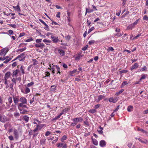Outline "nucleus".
Here are the masks:
<instances>
[{"instance_id":"f257e3e1","label":"nucleus","mask_w":148,"mask_h":148,"mask_svg":"<svg viewBox=\"0 0 148 148\" xmlns=\"http://www.w3.org/2000/svg\"><path fill=\"white\" fill-rule=\"evenodd\" d=\"M50 70L52 71L53 73H54L56 72L57 74H59V75H60L61 73L60 68L58 66L56 65H54L51 68L50 64Z\"/></svg>"},{"instance_id":"f03ea898","label":"nucleus","mask_w":148,"mask_h":148,"mask_svg":"<svg viewBox=\"0 0 148 148\" xmlns=\"http://www.w3.org/2000/svg\"><path fill=\"white\" fill-rule=\"evenodd\" d=\"M18 56V59L19 61H23L25 60V58L26 57V55L25 53L24 52Z\"/></svg>"},{"instance_id":"7ed1b4c3","label":"nucleus","mask_w":148,"mask_h":148,"mask_svg":"<svg viewBox=\"0 0 148 148\" xmlns=\"http://www.w3.org/2000/svg\"><path fill=\"white\" fill-rule=\"evenodd\" d=\"M9 50V49L8 47H5L2 49L1 50L0 55L4 56H5Z\"/></svg>"},{"instance_id":"20e7f679","label":"nucleus","mask_w":148,"mask_h":148,"mask_svg":"<svg viewBox=\"0 0 148 148\" xmlns=\"http://www.w3.org/2000/svg\"><path fill=\"white\" fill-rule=\"evenodd\" d=\"M57 146L59 148H67V145L66 143H59L56 144Z\"/></svg>"},{"instance_id":"39448f33","label":"nucleus","mask_w":148,"mask_h":148,"mask_svg":"<svg viewBox=\"0 0 148 148\" xmlns=\"http://www.w3.org/2000/svg\"><path fill=\"white\" fill-rule=\"evenodd\" d=\"M51 38L52 40V42L55 43H57L59 40L58 37L53 35H51Z\"/></svg>"},{"instance_id":"423d86ee","label":"nucleus","mask_w":148,"mask_h":148,"mask_svg":"<svg viewBox=\"0 0 148 148\" xmlns=\"http://www.w3.org/2000/svg\"><path fill=\"white\" fill-rule=\"evenodd\" d=\"M19 101L21 102V103H23L25 104H27V100L24 97L20 98L19 99Z\"/></svg>"},{"instance_id":"0eeeda50","label":"nucleus","mask_w":148,"mask_h":148,"mask_svg":"<svg viewBox=\"0 0 148 148\" xmlns=\"http://www.w3.org/2000/svg\"><path fill=\"white\" fill-rule=\"evenodd\" d=\"M118 98L117 97H112L110 98L109 99V101L110 102L115 103L118 100Z\"/></svg>"},{"instance_id":"6e6552de","label":"nucleus","mask_w":148,"mask_h":148,"mask_svg":"<svg viewBox=\"0 0 148 148\" xmlns=\"http://www.w3.org/2000/svg\"><path fill=\"white\" fill-rule=\"evenodd\" d=\"M45 45L43 43H37L35 45V46L36 47H39L40 49H42Z\"/></svg>"},{"instance_id":"1a4fd4ad","label":"nucleus","mask_w":148,"mask_h":148,"mask_svg":"<svg viewBox=\"0 0 148 148\" xmlns=\"http://www.w3.org/2000/svg\"><path fill=\"white\" fill-rule=\"evenodd\" d=\"M14 135L15 136V138L17 139L18 138V134L17 130L14 129Z\"/></svg>"},{"instance_id":"9d476101","label":"nucleus","mask_w":148,"mask_h":148,"mask_svg":"<svg viewBox=\"0 0 148 148\" xmlns=\"http://www.w3.org/2000/svg\"><path fill=\"white\" fill-rule=\"evenodd\" d=\"M138 67V64L137 63H135L130 68V70L131 71L135 69H137Z\"/></svg>"},{"instance_id":"9b49d317","label":"nucleus","mask_w":148,"mask_h":148,"mask_svg":"<svg viewBox=\"0 0 148 148\" xmlns=\"http://www.w3.org/2000/svg\"><path fill=\"white\" fill-rule=\"evenodd\" d=\"M19 71L18 69H16L15 71H14L12 74V77H17Z\"/></svg>"},{"instance_id":"f8f14e48","label":"nucleus","mask_w":148,"mask_h":148,"mask_svg":"<svg viewBox=\"0 0 148 148\" xmlns=\"http://www.w3.org/2000/svg\"><path fill=\"white\" fill-rule=\"evenodd\" d=\"M106 145L105 141L104 140H101L99 143V145L101 147H104Z\"/></svg>"},{"instance_id":"ddd939ff","label":"nucleus","mask_w":148,"mask_h":148,"mask_svg":"<svg viewBox=\"0 0 148 148\" xmlns=\"http://www.w3.org/2000/svg\"><path fill=\"white\" fill-rule=\"evenodd\" d=\"M25 104L23 103H19V104L18 105V108H19V107H22V108H27V106L24 105Z\"/></svg>"},{"instance_id":"4468645a","label":"nucleus","mask_w":148,"mask_h":148,"mask_svg":"<svg viewBox=\"0 0 148 148\" xmlns=\"http://www.w3.org/2000/svg\"><path fill=\"white\" fill-rule=\"evenodd\" d=\"M10 72H7L5 75L4 79H7L9 78L10 76Z\"/></svg>"},{"instance_id":"2eb2a0df","label":"nucleus","mask_w":148,"mask_h":148,"mask_svg":"<svg viewBox=\"0 0 148 148\" xmlns=\"http://www.w3.org/2000/svg\"><path fill=\"white\" fill-rule=\"evenodd\" d=\"M13 99L14 103L16 105L19 101L18 99L14 96L13 97Z\"/></svg>"},{"instance_id":"dca6fc26","label":"nucleus","mask_w":148,"mask_h":148,"mask_svg":"<svg viewBox=\"0 0 148 148\" xmlns=\"http://www.w3.org/2000/svg\"><path fill=\"white\" fill-rule=\"evenodd\" d=\"M2 122L3 123L7 121L8 120V119L7 118V117L5 116H2Z\"/></svg>"},{"instance_id":"f3484780","label":"nucleus","mask_w":148,"mask_h":148,"mask_svg":"<svg viewBox=\"0 0 148 148\" xmlns=\"http://www.w3.org/2000/svg\"><path fill=\"white\" fill-rule=\"evenodd\" d=\"M58 52L62 56H64V54L65 52L62 49H59L58 50Z\"/></svg>"},{"instance_id":"a211bd4d","label":"nucleus","mask_w":148,"mask_h":148,"mask_svg":"<svg viewBox=\"0 0 148 148\" xmlns=\"http://www.w3.org/2000/svg\"><path fill=\"white\" fill-rule=\"evenodd\" d=\"M13 8L15 9V10H16L18 12H20L21 11L18 4L16 6H13Z\"/></svg>"},{"instance_id":"6ab92c4d","label":"nucleus","mask_w":148,"mask_h":148,"mask_svg":"<svg viewBox=\"0 0 148 148\" xmlns=\"http://www.w3.org/2000/svg\"><path fill=\"white\" fill-rule=\"evenodd\" d=\"M133 106H129L127 108V110L129 112L132 111L133 109Z\"/></svg>"},{"instance_id":"aec40b11","label":"nucleus","mask_w":148,"mask_h":148,"mask_svg":"<svg viewBox=\"0 0 148 148\" xmlns=\"http://www.w3.org/2000/svg\"><path fill=\"white\" fill-rule=\"evenodd\" d=\"M82 57V56L81 55L79 54L75 57V60L77 61H79Z\"/></svg>"},{"instance_id":"412c9836","label":"nucleus","mask_w":148,"mask_h":148,"mask_svg":"<svg viewBox=\"0 0 148 148\" xmlns=\"http://www.w3.org/2000/svg\"><path fill=\"white\" fill-rule=\"evenodd\" d=\"M23 119L26 122H27L29 121V117L26 115H24L23 116Z\"/></svg>"},{"instance_id":"4be33fe9","label":"nucleus","mask_w":148,"mask_h":148,"mask_svg":"<svg viewBox=\"0 0 148 148\" xmlns=\"http://www.w3.org/2000/svg\"><path fill=\"white\" fill-rule=\"evenodd\" d=\"M56 86L55 85H52L51 86V91H54L56 90Z\"/></svg>"},{"instance_id":"5701e85b","label":"nucleus","mask_w":148,"mask_h":148,"mask_svg":"<svg viewBox=\"0 0 148 148\" xmlns=\"http://www.w3.org/2000/svg\"><path fill=\"white\" fill-rule=\"evenodd\" d=\"M105 98V96L103 95H99V97L97 99V101H100V100L102 99H103Z\"/></svg>"},{"instance_id":"b1692460","label":"nucleus","mask_w":148,"mask_h":148,"mask_svg":"<svg viewBox=\"0 0 148 148\" xmlns=\"http://www.w3.org/2000/svg\"><path fill=\"white\" fill-rule=\"evenodd\" d=\"M92 140L93 143V144L95 145H97L98 144V143L97 140L95 139H92Z\"/></svg>"},{"instance_id":"393cba45","label":"nucleus","mask_w":148,"mask_h":148,"mask_svg":"<svg viewBox=\"0 0 148 148\" xmlns=\"http://www.w3.org/2000/svg\"><path fill=\"white\" fill-rule=\"evenodd\" d=\"M93 11V10L92 9L86 8V14L87 13H90L92 12Z\"/></svg>"},{"instance_id":"a878e982","label":"nucleus","mask_w":148,"mask_h":148,"mask_svg":"<svg viewBox=\"0 0 148 148\" xmlns=\"http://www.w3.org/2000/svg\"><path fill=\"white\" fill-rule=\"evenodd\" d=\"M77 71V69H74L72 71H71L69 75L71 76H73L74 75V74Z\"/></svg>"},{"instance_id":"bb28decb","label":"nucleus","mask_w":148,"mask_h":148,"mask_svg":"<svg viewBox=\"0 0 148 148\" xmlns=\"http://www.w3.org/2000/svg\"><path fill=\"white\" fill-rule=\"evenodd\" d=\"M67 136L66 135H64V136H62V137L61 138V141L62 142H64V140H66L67 139Z\"/></svg>"},{"instance_id":"cd10ccee","label":"nucleus","mask_w":148,"mask_h":148,"mask_svg":"<svg viewBox=\"0 0 148 148\" xmlns=\"http://www.w3.org/2000/svg\"><path fill=\"white\" fill-rule=\"evenodd\" d=\"M45 125V124H41L40 125H37L36 127H37L38 129H40Z\"/></svg>"},{"instance_id":"c85d7f7f","label":"nucleus","mask_w":148,"mask_h":148,"mask_svg":"<svg viewBox=\"0 0 148 148\" xmlns=\"http://www.w3.org/2000/svg\"><path fill=\"white\" fill-rule=\"evenodd\" d=\"M46 141V139L45 138L41 140L40 141V143L41 144H44Z\"/></svg>"},{"instance_id":"c756f323","label":"nucleus","mask_w":148,"mask_h":148,"mask_svg":"<svg viewBox=\"0 0 148 148\" xmlns=\"http://www.w3.org/2000/svg\"><path fill=\"white\" fill-rule=\"evenodd\" d=\"M32 61L34 62L33 63V65H36L38 63V61L35 59H33L32 60Z\"/></svg>"},{"instance_id":"7c9ffc66","label":"nucleus","mask_w":148,"mask_h":148,"mask_svg":"<svg viewBox=\"0 0 148 148\" xmlns=\"http://www.w3.org/2000/svg\"><path fill=\"white\" fill-rule=\"evenodd\" d=\"M12 59L11 58H9L8 59H5V60L3 62V63L5 64L7 63L9 61H10Z\"/></svg>"},{"instance_id":"2f4dec72","label":"nucleus","mask_w":148,"mask_h":148,"mask_svg":"<svg viewBox=\"0 0 148 148\" xmlns=\"http://www.w3.org/2000/svg\"><path fill=\"white\" fill-rule=\"evenodd\" d=\"M30 92V89L28 87H26L25 89V93L27 94Z\"/></svg>"},{"instance_id":"473e14b6","label":"nucleus","mask_w":148,"mask_h":148,"mask_svg":"<svg viewBox=\"0 0 148 148\" xmlns=\"http://www.w3.org/2000/svg\"><path fill=\"white\" fill-rule=\"evenodd\" d=\"M8 100L9 102V104L10 105L12 102V97H10L8 99Z\"/></svg>"},{"instance_id":"72a5a7b5","label":"nucleus","mask_w":148,"mask_h":148,"mask_svg":"<svg viewBox=\"0 0 148 148\" xmlns=\"http://www.w3.org/2000/svg\"><path fill=\"white\" fill-rule=\"evenodd\" d=\"M26 49V47H24L23 48H21L20 49H18V50L17 51H20L21 52H22L24 51Z\"/></svg>"},{"instance_id":"f704fd0d","label":"nucleus","mask_w":148,"mask_h":148,"mask_svg":"<svg viewBox=\"0 0 148 148\" xmlns=\"http://www.w3.org/2000/svg\"><path fill=\"white\" fill-rule=\"evenodd\" d=\"M43 41L46 43H50L51 42V41L50 40H48L47 39H45L43 40Z\"/></svg>"},{"instance_id":"c9c22d12","label":"nucleus","mask_w":148,"mask_h":148,"mask_svg":"<svg viewBox=\"0 0 148 148\" xmlns=\"http://www.w3.org/2000/svg\"><path fill=\"white\" fill-rule=\"evenodd\" d=\"M128 72L127 70H123L119 72V73L120 74H122L123 73H126Z\"/></svg>"},{"instance_id":"e433bc0d","label":"nucleus","mask_w":148,"mask_h":148,"mask_svg":"<svg viewBox=\"0 0 148 148\" xmlns=\"http://www.w3.org/2000/svg\"><path fill=\"white\" fill-rule=\"evenodd\" d=\"M107 51H113L114 50V48L112 47H108V48L107 49Z\"/></svg>"},{"instance_id":"4c0bfd02","label":"nucleus","mask_w":148,"mask_h":148,"mask_svg":"<svg viewBox=\"0 0 148 148\" xmlns=\"http://www.w3.org/2000/svg\"><path fill=\"white\" fill-rule=\"evenodd\" d=\"M95 42V40H91L89 41L88 42V43L90 45H91L93 44H94Z\"/></svg>"},{"instance_id":"58836bf2","label":"nucleus","mask_w":148,"mask_h":148,"mask_svg":"<svg viewBox=\"0 0 148 148\" xmlns=\"http://www.w3.org/2000/svg\"><path fill=\"white\" fill-rule=\"evenodd\" d=\"M147 69L145 66H144L143 68H141L140 69V71H146Z\"/></svg>"},{"instance_id":"ea45409f","label":"nucleus","mask_w":148,"mask_h":148,"mask_svg":"<svg viewBox=\"0 0 148 148\" xmlns=\"http://www.w3.org/2000/svg\"><path fill=\"white\" fill-rule=\"evenodd\" d=\"M123 34V32L122 33H117V34H115V36H117L118 37H120V36H122Z\"/></svg>"},{"instance_id":"a19ab883","label":"nucleus","mask_w":148,"mask_h":148,"mask_svg":"<svg viewBox=\"0 0 148 148\" xmlns=\"http://www.w3.org/2000/svg\"><path fill=\"white\" fill-rule=\"evenodd\" d=\"M96 110L95 109H91L89 111V112L92 113H94L96 112Z\"/></svg>"},{"instance_id":"79ce46f5","label":"nucleus","mask_w":148,"mask_h":148,"mask_svg":"<svg viewBox=\"0 0 148 148\" xmlns=\"http://www.w3.org/2000/svg\"><path fill=\"white\" fill-rule=\"evenodd\" d=\"M42 40V39H36V43H40V42H41Z\"/></svg>"},{"instance_id":"37998d69","label":"nucleus","mask_w":148,"mask_h":148,"mask_svg":"<svg viewBox=\"0 0 148 148\" xmlns=\"http://www.w3.org/2000/svg\"><path fill=\"white\" fill-rule=\"evenodd\" d=\"M88 47V45H86L85 47H83L82 48V50L83 51H85L86 50L87 48Z\"/></svg>"},{"instance_id":"c03bdc74","label":"nucleus","mask_w":148,"mask_h":148,"mask_svg":"<svg viewBox=\"0 0 148 148\" xmlns=\"http://www.w3.org/2000/svg\"><path fill=\"white\" fill-rule=\"evenodd\" d=\"M141 36V34H139L137 35L136 36L134 37L132 39V40H134L136 39L137 38L139 37L140 36Z\"/></svg>"},{"instance_id":"a18cd8bd","label":"nucleus","mask_w":148,"mask_h":148,"mask_svg":"<svg viewBox=\"0 0 148 148\" xmlns=\"http://www.w3.org/2000/svg\"><path fill=\"white\" fill-rule=\"evenodd\" d=\"M34 84V83L33 82H31L29 83H28L27 85V87H30L31 86H32Z\"/></svg>"},{"instance_id":"49530a36","label":"nucleus","mask_w":148,"mask_h":148,"mask_svg":"<svg viewBox=\"0 0 148 148\" xmlns=\"http://www.w3.org/2000/svg\"><path fill=\"white\" fill-rule=\"evenodd\" d=\"M14 116L15 117H17L20 116V114L18 112H14Z\"/></svg>"},{"instance_id":"de8ad7c7","label":"nucleus","mask_w":148,"mask_h":148,"mask_svg":"<svg viewBox=\"0 0 148 148\" xmlns=\"http://www.w3.org/2000/svg\"><path fill=\"white\" fill-rule=\"evenodd\" d=\"M27 112V111L25 110H23L21 112H20V113L22 114H24L25 113Z\"/></svg>"},{"instance_id":"09e8293b","label":"nucleus","mask_w":148,"mask_h":148,"mask_svg":"<svg viewBox=\"0 0 148 148\" xmlns=\"http://www.w3.org/2000/svg\"><path fill=\"white\" fill-rule=\"evenodd\" d=\"M8 25H10L11 27L14 28H16L17 27L15 24H8Z\"/></svg>"},{"instance_id":"8fccbe9b","label":"nucleus","mask_w":148,"mask_h":148,"mask_svg":"<svg viewBox=\"0 0 148 148\" xmlns=\"http://www.w3.org/2000/svg\"><path fill=\"white\" fill-rule=\"evenodd\" d=\"M127 84H128L127 81H125L124 82H123L122 83L121 85V86H123L125 85H127Z\"/></svg>"},{"instance_id":"3c124183","label":"nucleus","mask_w":148,"mask_h":148,"mask_svg":"<svg viewBox=\"0 0 148 148\" xmlns=\"http://www.w3.org/2000/svg\"><path fill=\"white\" fill-rule=\"evenodd\" d=\"M34 97L33 96V97L32 98V99H30L29 103L31 104H32L33 103V102L34 101Z\"/></svg>"},{"instance_id":"603ef678","label":"nucleus","mask_w":148,"mask_h":148,"mask_svg":"<svg viewBox=\"0 0 148 148\" xmlns=\"http://www.w3.org/2000/svg\"><path fill=\"white\" fill-rule=\"evenodd\" d=\"M66 40L67 41H69L71 38V37L69 35H67L65 37Z\"/></svg>"},{"instance_id":"864d4df0","label":"nucleus","mask_w":148,"mask_h":148,"mask_svg":"<svg viewBox=\"0 0 148 148\" xmlns=\"http://www.w3.org/2000/svg\"><path fill=\"white\" fill-rule=\"evenodd\" d=\"M20 70L21 71L22 73L24 74L25 73L24 70L23 68V66H22L20 68Z\"/></svg>"},{"instance_id":"5fc2aeb1","label":"nucleus","mask_w":148,"mask_h":148,"mask_svg":"<svg viewBox=\"0 0 148 148\" xmlns=\"http://www.w3.org/2000/svg\"><path fill=\"white\" fill-rule=\"evenodd\" d=\"M8 138L10 140H14L13 137L12 136H8Z\"/></svg>"},{"instance_id":"6e6d98bb","label":"nucleus","mask_w":148,"mask_h":148,"mask_svg":"<svg viewBox=\"0 0 148 148\" xmlns=\"http://www.w3.org/2000/svg\"><path fill=\"white\" fill-rule=\"evenodd\" d=\"M58 138H57L55 140H53L52 142V144H54L58 140Z\"/></svg>"},{"instance_id":"4d7b16f0","label":"nucleus","mask_w":148,"mask_h":148,"mask_svg":"<svg viewBox=\"0 0 148 148\" xmlns=\"http://www.w3.org/2000/svg\"><path fill=\"white\" fill-rule=\"evenodd\" d=\"M77 118L78 122H81L83 120V119L81 117Z\"/></svg>"},{"instance_id":"13d9d810","label":"nucleus","mask_w":148,"mask_h":148,"mask_svg":"<svg viewBox=\"0 0 148 148\" xmlns=\"http://www.w3.org/2000/svg\"><path fill=\"white\" fill-rule=\"evenodd\" d=\"M146 75H145L143 74L141 75V79H144L146 78Z\"/></svg>"},{"instance_id":"bf43d9fd","label":"nucleus","mask_w":148,"mask_h":148,"mask_svg":"<svg viewBox=\"0 0 148 148\" xmlns=\"http://www.w3.org/2000/svg\"><path fill=\"white\" fill-rule=\"evenodd\" d=\"M69 110V109L68 108H65L62 111L63 112V113H65L66 112H68Z\"/></svg>"},{"instance_id":"052dcab7","label":"nucleus","mask_w":148,"mask_h":148,"mask_svg":"<svg viewBox=\"0 0 148 148\" xmlns=\"http://www.w3.org/2000/svg\"><path fill=\"white\" fill-rule=\"evenodd\" d=\"M94 29V27H91L90 29H89V30L88 33L89 34L90 32L92 31Z\"/></svg>"},{"instance_id":"680f3d73","label":"nucleus","mask_w":148,"mask_h":148,"mask_svg":"<svg viewBox=\"0 0 148 148\" xmlns=\"http://www.w3.org/2000/svg\"><path fill=\"white\" fill-rule=\"evenodd\" d=\"M51 134V133L49 131H47L45 134V136H47Z\"/></svg>"},{"instance_id":"e2e57ef3","label":"nucleus","mask_w":148,"mask_h":148,"mask_svg":"<svg viewBox=\"0 0 148 148\" xmlns=\"http://www.w3.org/2000/svg\"><path fill=\"white\" fill-rule=\"evenodd\" d=\"M73 122L75 123H77L78 122V121L77 118L74 119L73 120Z\"/></svg>"},{"instance_id":"0e129e2a","label":"nucleus","mask_w":148,"mask_h":148,"mask_svg":"<svg viewBox=\"0 0 148 148\" xmlns=\"http://www.w3.org/2000/svg\"><path fill=\"white\" fill-rule=\"evenodd\" d=\"M143 19L148 21V17L147 15H145L143 17Z\"/></svg>"},{"instance_id":"69168bd1","label":"nucleus","mask_w":148,"mask_h":148,"mask_svg":"<svg viewBox=\"0 0 148 148\" xmlns=\"http://www.w3.org/2000/svg\"><path fill=\"white\" fill-rule=\"evenodd\" d=\"M132 143L131 142L128 143L127 145L128 146L129 148H131L132 147Z\"/></svg>"},{"instance_id":"338daca9","label":"nucleus","mask_w":148,"mask_h":148,"mask_svg":"<svg viewBox=\"0 0 148 148\" xmlns=\"http://www.w3.org/2000/svg\"><path fill=\"white\" fill-rule=\"evenodd\" d=\"M60 13L59 12H57V14L56 15V16L57 18H60Z\"/></svg>"},{"instance_id":"774afa93","label":"nucleus","mask_w":148,"mask_h":148,"mask_svg":"<svg viewBox=\"0 0 148 148\" xmlns=\"http://www.w3.org/2000/svg\"><path fill=\"white\" fill-rule=\"evenodd\" d=\"M25 34V33H20V34L19 35L18 37L19 38L21 37L22 36H24Z\"/></svg>"}]
</instances>
